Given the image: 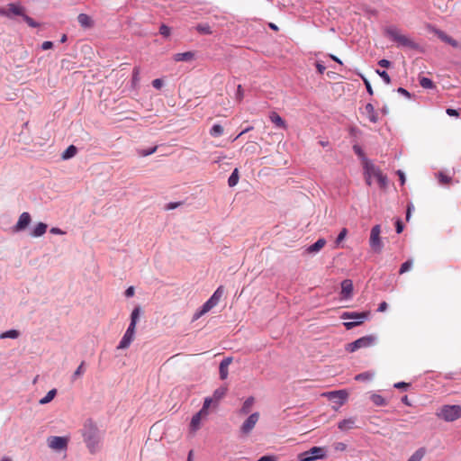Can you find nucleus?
<instances>
[{
  "label": "nucleus",
  "instance_id": "28",
  "mask_svg": "<svg viewBox=\"0 0 461 461\" xmlns=\"http://www.w3.org/2000/svg\"><path fill=\"white\" fill-rule=\"evenodd\" d=\"M371 400L376 406H385L387 404L386 400L380 394L373 393L371 395Z\"/></svg>",
  "mask_w": 461,
  "mask_h": 461
},
{
  "label": "nucleus",
  "instance_id": "6",
  "mask_svg": "<svg viewBox=\"0 0 461 461\" xmlns=\"http://www.w3.org/2000/svg\"><path fill=\"white\" fill-rule=\"evenodd\" d=\"M326 456V450L321 447H312L307 451L302 452L297 456L299 461H315Z\"/></svg>",
  "mask_w": 461,
  "mask_h": 461
},
{
  "label": "nucleus",
  "instance_id": "39",
  "mask_svg": "<svg viewBox=\"0 0 461 461\" xmlns=\"http://www.w3.org/2000/svg\"><path fill=\"white\" fill-rule=\"evenodd\" d=\"M373 377V375L369 372H364L361 374H358L355 376V380L357 381H367L370 380Z\"/></svg>",
  "mask_w": 461,
  "mask_h": 461
},
{
  "label": "nucleus",
  "instance_id": "38",
  "mask_svg": "<svg viewBox=\"0 0 461 461\" xmlns=\"http://www.w3.org/2000/svg\"><path fill=\"white\" fill-rule=\"evenodd\" d=\"M19 336V332L16 330H10L8 331H5L0 335L1 339H16Z\"/></svg>",
  "mask_w": 461,
  "mask_h": 461
},
{
  "label": "nucleus",
  "instance_id": "47",
  "mask_svg": "<svg viewBox=\"0 0 461 461\" xmlns=\"http://www.w3.org/2000/svg\"><path fill=\"white\" fill-rule=\"evenodd\" d=\"M376 72L384 79V81L386 84H390L391 83V78H390V77H389V75H388V73L386 71L377 70Z\"/></svg>",
  "mask_w": 461,
  "mask_h": 461
},
{
  "label": "nucleus",
  "instance_id": "11",
  "mask_svg": "<svg viewBox=\"0 0 461 461\" xmlns=\"http://www.w3.org/2000/svg\"><path fill=\"white\" fill-rule=\"evenodd\" d=\"M259 412H254L250 414L249 418L242 423L240 427V432L244 435H249L255 428L259 420Z\"/></svg>",
  "mask_w": 461,
  "mask_h": 461
},
{
  "label": "nucleus",
  "instance_id": "51",
  "mask_svg": "<svg viewBox=\"0 0 461 461\" xmlns=\"http://www.w3.org/2000/svg\"><path fill=\"white\" fill-rule=\"evenodd\" d=\"M140 68L135 67L132 71V80L133 82H137L139 80Z\"/></svg>",
  "mask_w": 461,
  "mask_h": 461
},
{
  "label": "nucleus",
  "instance_id": "4",
  "mask_svg": "<svg viewBox=\"0 0 461 461\" xmlns=\"http://www.w3.org/2000/svg\"><path fill=\"white\" fill-rule=\"evenodd\" d=\"M438 418L447 421L452 422L461 418V406L460 405H443L437 412Z\"/></svg>",
  "mask_w": 461,
  "mask_h": 461
},
{
  "label": "nucleus",
  "instance_id": "27",
  "mask_svg": "<svg viewBox=\"0 0 461 461\" xmlns=\"http://www.w3.org/2000/svg\"><path fill=\"white\" fill-rule=\"evenodd\" d=\"M56 394H57L56 389H52V390L49 391L48 393L39 401V403L42 404V405L49 403L50 402H51L54 399Z\"/></svg>",
  "mask_w": 461,
  "mask_h": 461
},
{
  "label": "nucleus",
  "instance_id": "14",
  "mask_svg": "<svg viewBox=\"0 0 461 461\" xmlns=\"http://www.w3.org/2000/svg\"><path fill=\"white\" fill-rule=\"evenodd\" d=\"M361 113L373 123H376L378 122V113L372 104H366Z\"/></svg>",
  "mask_w": 461,
  "mask_h": 461
},
{
  "label": "nucleus",
  "instance_id": "43",
  "mask_svg": "<svg viewBox=\"0 0 461 461\" xmlns=\"http://www.w3.org/2000/svg\"><path fill=\"white\" fill-rule=\"evenodd\" d=\"M212 400H213V398H206L204 400L203 405L202 409L200 410V411H202V413L208 415V409H209Z\"/></svg>",
  "mask_w": 461,
  "mask_h": 461
},
{
  "label": "nucleus",
  "instance_id": "44",
  "mask_svg": "<svg viewBox=\"0 0 461 461\" xmlns=\"http://www.w3.org/2000/svg\"><path fill=\"white\" fill-rule=\"evenodd\" d=\"M23 21H24V22H25L29 26H31V27H32V28H36V27H38V25H39V24H38V23H36L32 18H31L30 16L26 15L25 14H24V15L23 16Z\"/></svg>",
  "mask_w": 461,
  "mask_h": 461
},
{
  "label": "nucleus",
  "instance_id": "30",
  "mask_svg": "<svg viewBox=\"0 0 461 461\" xmlns=\"http://www.w3.org/2000/svg\"><path fill=\"white\" fill-rule=\"evenodd\" d=\"M227 387L221 386L216 389L213 393L212 398L215 401H220L221 398H223L227 393Z\"/></svg>",
  "mask_w": 461,
  "mask_h": 461
},
{
  "label": "nucleus",
  "instance_id": "54",
  "mask_svg": "<svg viewBox=\"0 0 461 461\" xmlns=\"http://www.w3.org/2000/svg\"><path fill=\"white\" fill-rule=\"evenodd\" d=\"M378 65L382 68H388L391 66V62L387 59H381L379 60Z\"/></svg>",
  "mask_w": 461,
  "mask_h": 461
},
{
  "label": "nucleus",
  "instance_id": "52",
  "mask_svg": "<svg viewBox=\"0 0 461 461\" xmlns=\"http://www.w3.org/2000/svg\"><path fill=\"white\" fill-rule=\"evenodd\" d=\"M162 85H163V82L161 79L159 78H157V79H154L152 81V86L157 88V89H160L162 87Z\"/></svg>",
  "mask_w": 461,
  "mask_h": 461
},
{
  "label": "nucleus",
  "instance_id": "2",
  "mask_svg": "<svg viewBox=\"0 0 461 461\" xmlns=\"http://www.w3.org/2000/svg\"><path fill=\"white\" fill-rule=\"evenodd\" d=\"M140 307L134 308L133 311L131 312V323L117 347L118 349H125V348H129L131 343L134 339L135 329H136L137 321L140 318Z\"/></svg>",
  "mask_w": 461,
  "mask_h": 461
},
{
  "label": "nucleus",
  "instance_id": "49",
  "mask_svg": "<svg viewBox=\"0 0 461 461\" xmlns=\"http://www.w3.org/2000/svg\"><path fill=\"white\" fill-rule=\"evenodd\" d=\"M157 150V146L149 149H147V150H141L140 151V156H143V157H146V156H149V155H151L153 153H155Z\"/></svg>",
  "mask_w": 461,
  "mask_h": 461
},
{
  "label": "nucleus",
  "instance_id": "26",
  "mask_svg": "<svg viewBox=\"0 0 461 461\" xmlns=\"http://www.w3.org/2000/svg\"><path fill=\"white\" fill-rule=\"evenodd\" d=\"M255 402L254 397L250 396L244 402L243 405L240 411V412L243 415L249 413L253 404Z\"/></svg>",
  "mask_w": 461,
  "mask_h": 461
},
{
  "label": "nucleus",
  "instance_id": "57",
  "mask_svg": "<svg viewBox=\"0 0 461 461\" xmlns=\"http://www.w3.org/2000/svg\"><path fill=\"white\" fill-rule=\"evenodd\" d=\"M316 68L320 74H323L326 69V67L324 65H322L321 63L317 62Z\"/></svg>",
  "mask_w": 461,
  "mask_h": 461
},
{
  "label": "nucleus",
  "instance_id": "32",
  "mask_svg": "<svg viewBox=\"0 0 461 461\" xmlns=\"http://www.w3.org/2000/svg\"><path fill=\"white\" fill-rule=\"evenodd\" d=\"M239 182V172L235 168L228 179V184L230 187L235 186Z\"/></svg>",
  "mask_w": 461,
  "mask_h": 461
},
{
  "label": "nucleus",
  "instance_id": "22",
  "mask_svg": "<svg viewBox=\"0 0 461 461\" xmlns=\"http://www.w3.org/2000/svg\"><path fill=\"white\" fill-rule=\"evenodd\" d=\"M8 12H10V17L14 15H24V8L20 4L12 3L7 5Z\"/></svg>",
  "mask_w": 461,
  "mask_h": 461
},
{
  "label": "nucleus",
  "instance_id": "34",
  "mask_svg": "<svg viewBox=\"0 0 461 461\" xmlns=\"http://www.w3.org/2000/svg\"><path fill=\"white\" fill-rule=\"evenodd\" d=\"M420 85L426 89H431L435 86L431 79L424 77L420 78Z\"/></svg>",
  "mask_w": 461,
  "mask_h": 461
},
{
  "label": "nucleus",
  "instance_id": "25",
  "mask_svg": "<svg viewBox=\"0 0 461 461\" xmlns=\"http://www.w3.org/2000/svg\"><path fill=\"white\" fill-rule=\"evenodd\" d=\"M47 228L48 226L46 223L39 222L32 230L31 235L35 238L41 237L46 232Z\"/></svg>",
  "mask_w": 461,
  "mask_h": 461
},
{
  "label": "nucleus",
  "instance_id": "20",
  "mask_svg": "<svg viewBox=\"0 0 461 461\" xmlns=\"http://www.w3.org/2000/svg\"><path fill=\"white\" fill-rule=\"evenodd\" d=\"M207 415L204 413H202V411H198L196 414H194L190 422V429L193 431L197 430L200 428V423L203 418L206 417Z\"/></svg>",
  "mask_w": 461,
  "mask_h": 461
},
{
  "label": "nucleus",
  "instance_id": "3",
  "mask_svg": "<svg viewBox=\"0 0 461 461\" xmlns=\"http://www.w3.org/2000/svg\"><path fill=\"white\" fill-rule=\"evenodd\" d=\"M83 437L90 452L95 453L100 442L97 428L92 424L85 425Z\"/></svg>",
  "mask_w": 461,
  "mask_h": 461
},
{
  "label": "nucleus",
  "instance_id": "62",
  "mask_svg": "<svg viewBox=\"0 0 461 461\" xmlns=\"http://www.w3.org/2000/svg\"><path fill=\"white\" fill-rule=\"evenodd\" d=\"M258 461H276V458L272 456H263Z\"/></svg>",
  "mask_w": 461,
  "mask_h": 461
},
{
  "label": "nucleus",
  "instance_id": "18",
  "mask_svg": "<svg viewBox=\"0 0 461 461\" xmlns=\"http://www.w3.org/2000/svg\"><path fill=\"white\" fill-rule=\"evenodd\" d=\"M353 292V284L349 279H345L341 283V294L345 298H349Z\"/></svg>",
  "mask_w": 461,
  "mask_h": 461
},
{
  "label": "nucleus",
  "instance_id": "41",
  "mask_svg": "<svg viewBox=\"0 0 461 461\" xmlns=\"http://www.w3.org/2000/svg\"><path fill=\"white\" fill-rule=\"evenodd\" d=\"M84 366H85V362L82 361L81 364L79 365V366L77 368V370L74 372V374L72 375L73 380H76L77 377L81 376L84 374V372H85Z\"/></svg>",
  "mask_w": 461,
  "mask_h": 461
},
{
  "label": "nucleus",
  "instance_id": "40",
  "mask_svg": "<svg viewBox=\"0 0 461 461\" xmlns=\"http://www.w3.org/2000/svg\"><path fill=\"white\" fill-rule=\"evenodd\" d=\"M438 179L439 183L442 184V185H448L451 182V177L447 176V175H445L442 172H439L438 174Z\"/></svg>",
  "mask_w": 461,
  "mask_h": 461
},
{
  "label": "nucleus",
  "instance_id": "58",
  "mask_svg": "<svg viewBox=\"0 0 461 461\" xmlns=\"http://www.w3.org/2000/svg\"><path fill=\"white\" fill-rule=\"evenodd\" d=\"M125 295L127 297H131L134 295V287L133 286H130L129 288L126 289L125 291Z\"/></svg>",
  "mask_w": 461,
  "mask_h": 461
},
{
  "label": "nucleus",
  "instance_id": "7",
  "mask_svg": "<svg viewBox=\"0 0 461 461\" xmlns=\"http://www.w3.org/2000/svg\"><path fill=\"white\" fill-rule=\"evenodd\" d=\"M375 340H376V338L374 335L364 336L351 343H348L346 346V349L348 352H355L357 349L364 348H369V347L373 346L375 343Z\"/></svg>",
  "mask_w": 461,
  "mask_h": 461
},
{
  "label": "nucleus",
  "instance_id": "9",
  "mask_svg": "<svg viewBox=\"0 0 461 461\" xmlns=\"http://www.w3.org/2000/svg\"><path fill=\"white\" fill-rule=\"evenodd\" d=\"M381 227L380 225H375L371 229L369 243L373 250L380 253L383 249V242L380 238Z\"/></svg>",
  "mask_w": 461,
  "mask_h": 461
},
{
  "label": "nucleus",
  "instance_id": "21",
  "mask_svg": "<svg viewBox=\"0 0 461 461\" xmlns=\"http://www.w3.org/2000/svg\"><path fill=\"white\" fill-rule=\"evenodd\" d=\"M77 21L83 28H91L94 26L93 19L86 14H78Z\"/></svg>",
  "mask_w": 461,
  "mask_h": 461
},
{
  "label": "nucleus",
  "instance_id": "53",
  "mask_svg": "<svg viewBox=\"0 0 461 461\" xmlns=\"http://www.w3.org/2000/svg\"><path fill=\"white\" fill-rule=\"evenodd\" d=\"M409 386H410V384L405 382H399V383L394 384V387L398 388V389H406Z\"/></svg>",
  "mask_w": 461,
  "mask_h": 461
},
{
  "label": "nucleus",
  "instance_id": "45",
  "mask_svg": "<svg viewBox=\"0 0 461 461\" xmlns=\"http://www.w3.org/2000/svg\"><path fill=\"white\" fill-rule=\"evenodd\" d=\"M347 234H348V230L346 228H343L337 237V240H336L337 246H339L340 244V242L346 238Z\"/></svg>",
  "mask_w": 461,
  "mask_h": 461
},
{
  "label": "nucleus",
  "instance_id": "12",
  "mask_svg": "<svg viewBox=\"0 0 461 461\" xmlns=\"http://www.w3.org/2000/svg\"><path fill=\"white\" fill-rule=\"evenodd\" d=\"M329 400L337 401L339 405H343L348 397V393L346 390H338L328 392L323 394Z\"/></svg>",
  "mask_w": 461,
  "mask_h": 461
},
{
  "label": "nucleus",
  "instance_id": "5",
  "mask_svg": "<svg viewBox=\"0 0 461 461\" xmlns=\"http://www.w3.org/2000/svg\"><path fill=\"white\" fill-rule=\"evenodd\" d=\"M385 34L392 41L396 42L400 46L415 49L417 45L408 36L402 34L400 30L395 27H389L385 30Z\"/></svg>",
  "mask_w": 461,
  "mask_h": 461
},
{
  "label": "nucleus",
  "instance_id": "13",
  "mask_svg": "<svg viewBox=\"0 0 461 461\" xmlns=\"http://www.w3.org/2000/svg\"><path fill=\"white\" fill-rule=\"evenodd\" d=\"M429 31L433 32L435 35H437L442 41L451 45L452 47H458V42L450 36H448L447 33H445L443 31L432 26H429Z\"/></svg>",
  "mask_w": 461,
  "mask_h": 461
},
{
  "label": "nucleus",
  "instance_id": "31",
  "mask_svg": "<svg viewBox=\"0 0 461 461\" xmlns=\"http://www.w3.org/2000/svg\"><path fill=\"white\" fill-rule=\"evenodd\" d=\"M424 455H425V450L423 448H420L411 456V457L408 459V461H421Z\"/></svg>",
  "mask_w": 461,
  "mask_h": 461
},
{
  "label": "nucleus",
  "instance_id": "36",
  "mask_svg": "<svg viewBox=\"0 0 461 461\" xmlns=\"http://www.w3.org/2000/svg\"><path fill=\"white\" fill-rule=\"evenodd\" d=\"M412 265H413L412 259H409V260L405 261L404 263L402 264L400 270H399V274L402 275V274L408 272L409 270L411 269Z\"/></svg>",
  "mask_w": 461,
  "mask_h": 461
},
{
  "label": "nucleus",
  "instance_id": "35",
  "mask_svg": "<svg viewBox=\"0 0 461 461\" xmlns=\"http://www.w3.org/2000/svg\"><path fill=\"white\" fill-rule=\"evenodd\" d=\"M223 133V127L220 124H214L210 130V134L212 137H219Z\"/></svg>",
  "mask_w": 461,
  "mask_h": 461
},
{
  "label": "nucleus",
  "instance_id": "19",
  "mask_svg": "<svg viewBox=\"0 0 461 461\" xmlns=\"http://www.w3.org/2000/svg\"><path fill=\"white\" fill-rule=\"evenodd\" d=\"M356 419L348 418L339 422L338 428L342 431H348L355 428Z\"/></svg>",
  "mask_w": 461,
  "mask_h": 461
},
{
  "label": "nucleus",
  "instance_id": "10",
  "mask_svg": "<svg viewBox=\"0 0 461 461\" xmlns=\"http://www.w3.org/2000/svg\"><path fill=\"white\" fill-rule=\"evenodd\" d=\"M49 447L54 450H64L68 447V438L66 437L52 436L48 438Z\"/></svg>",
  "mask_w": 461,
  "mask_h": 461
},
{
  "label": "nucleus",
  "instance_id": "61",
  "mask_svg": "<svg viewBox=\"0 0 461 461\" xmlns=\"http://www.w3.org/2000/svg\"><path fill=\"white\" fill-rule=\"evenodd\" d=\"M347 447L346 444L342 443V442H339L336 444L335 446V449L336 450H340V451H343L345 450Z\"/></svg>",
  "mask_w": 461,
  "mask_h": 461
},
{
  "label": "nucleus",
  "instance_id": "37",
  "mask_svg": "<svg viewBox=\"0 0 461 461\" xmlns=\"http://www.w3.org/2000/svg\"><path fill=\"white\" fill-rule=\"evenodd\" d=\"M198 32L202 34H212L211 27L207 23H200L196 26Z\"/></svg>",
  "mask_w": 461,
  "mask_h": 461
},
{
  "label": "nucleus",
  "instance_id": "8",
  "mask_svg": "<svg viewBox=\"0 0 461 461\" xmlns=\"http://www.w3.org/2000/svg\"><path fill=\"white\" fill-rule=\"evenodd\" d=\"M368 315H369L368 312H344L341 315V318L344 319V320H348V319H353L354 320V321H348V322H345L344 323V326L346 327L347 330H351L354 327L363 323L364 321L366 319H367Z\"/></svg>",
  "mask_w": 461,
  "mask_h": 461
},
{
  "label": "nucleus",
  "instance_id": "24",
  "mask_svg": "<svg viewBox=\"0 0 461 461\" xmlns=\"http://www.w3.org/2000/svg\"><path fill=\"white\" fill-rule=\"evenodd\" d=\"M326 245V240L323 238L319 239L315 243L309 246L306 251L309 254L319 252Z\"/></svg>",
  "mask_w": 461,
  "mask_h": 461
},
{
  "label": "nucleus",
  "instance_id": "48",
  "mask_svg": "<svg viewBox=\"0 0 461 461\" xmlns=\"http://www.w3.org/2000/svg\"><path fill=\"white\" fill-rule=\"evenodd\" d=\"M243 97H244L243 88H242V86L240 85H239L238 87H237V92H236V99L239 102H241Z\"/></svg>",
  "mask_w": 461,
  "mask_h": 461
},
{
  "label": "nucleus",
  "instance_id": "56",
  "mask_svg": "<svg viewBox=\"0 0 461 461\" xmlns=\"http://www.w3.org/2000/svg\"><path fill=\"white\" fill-rule=\"evenodd\" d=\"M446 113L449 115V116H456L457 117L459 115L457 110L456 109H452V108H447Z\"/></svg>",
  "mask_w": 461,
  "mask_h": 461
},
{
  "label": "nucleus",
  "instance_id": "64",
  "mask_svg": "<svg viewBox=\"0 0 461 461\" xmlns=\"http://www.w3.org/2000/svg\"><path fill=\"white\" fill-rule=\"evenodd\" d=\"M0 15L10 17V12H8V8L5 9L4 7H0Z\"/></svg>",
  "mask_w": 461,
  "mask_h": 461
},
{
  "label": "nucleus",
  "instance_id": "23",
  "mask_svg": "<svg viewBox=\"0 0 461 461\" xmlns=\"http://www.w3.org/2000/svg\"><path fill=\"white\" fill-rule=\"evenodd\" d=\"M195 53L193 51H186L182 53H176L174 55V60L179 61H191L194 59Z\"/></svg>",
  "mask_w": 461,
  "mask_h": 461
},
{
  "label": "nucleus",
  "instance_id": "59",
  "mask_svg": "<svg viewBox=\"0 0 461 461\" xmlns=\"http://www.w3.org/2000/svg\"><path fill=\"white\" fill-rule=\"evenodd\" d=\"M364 82H365V85H366V90L367 92L370 94V95H373L374 92H373V88L369 83V81L366 78H364Z\"/></svg>",
  "mask_w": 461,
  "mask_h": 461
},
{
  "label": "nucleus",
  "instance_id": "42",
  "mask_svg": "<svg viewBox=\"0 0 461 461\" xmlns=\"http://www.w3.org/2000/svg\"><path fill=\"white\" fill-rule=\"evenodd\" d=\"M217 304L215 303V302H213L211 298L206 301L203 305L202 306V308L203 309V312H205L206 313L208 312H210L214 306H216Z\"/></svg>",
  "mask_w": 461,
  "mask_h": 461
},
{
  "label": "nucleus",
  "instance_id": "1",
  "mask_svg": "<svg viewBox=\"0 0 461 461\" xmlns=\"http://www.w3.org/2000/svg\"><path fill=\"white\" fill-rule=\"evenodd\" d=\"M364 175L366 183L371 185L372 179L377 180L381 187H384L387 185V178L383 175L379 167L375 166L370 160L365 158L363 160Z\"/></svg>",
  "mask_w": 461,
  "mask_h": 461
},
{
  "label": "nucleus",
  "instance_id": "17",
  "mask_svg": "<svg viewBox=\"0 0 461 461\" xmlns=\"http://www.w3.org/2000/svg\"><path fill=\"white\" fill-rule=\"evenodd\" d=\"M269 119L277 128L283 130L287 129L285 121L276 112H271L269 113Z\"/></svg>",
  "mask_w": 461,
  "mask_h": 461
},
{
  "label": "nucleus",
  "instance_id": "50",
  "mask_svg": "<svg viewBox=\"0 0 461 461\" xmlns=\"http://www.w3.org/2000/svg\"><path fill=\"white\" fill-rule=\"evenodd\" d=\"M206 312H203V309L201 308L200 310H198L193 316V321H197L198 319H200L203 315H204Z\"/></svg>",
  "mask_w": 461,
  "mask_h": 461
},
{
  "label": "nucleus",
  "instance_id": "60",
  "mask_svg": "<svg viewBox=\"0 0 461 461\" xmlns=\"http://www.w3.org/2000/svg\"><path fill=\"white\" fill-rule=\"evenodd\" d=\"M387 306L388 305H387L386 302H382L379 304L377 311L380 312H383L386 311Z\"/></svg>",
  "mask_w": 461,
  "mask_h": 461
},
{
  "label": "nucleus",
  "instance_id": "55",
  "mask_svg": "<svg viewBox=\"0 0 461 461\" xmlns=\"http://www.w3.org/2000/svg\"><path fill=\"white\" fill-rule=\"evenodd\" d=\"M53 47V43L51 41H44L41 45V48L43 50H50Z\"/></svg>",
  "mask_w": 461,
  "mask_h": 461
},
{
  "label": "nucleus",
  "instance_id": "16",
  "mask_svg": "<svg viewBox=\"0 0 461 461\" xmlns=\"http://www.w3.org/2000/svg\"><path fill=\"white\" fill-rule=\"evenodd\" d=\"M232 363V357L224 358L219 366L220 377L221 380H225L229 375V366Z\"/></svg>",
  "mask_w": 461,
  "mask_h": 461
},
{
  "label": "nucleus",
  "instance_id": "63",
  "mask_svg": "<svg viewBox=\"0 0 461 461\" xmlns=\"http://www.w3.org/2000/svg\"><path fill=\"white\" fill-rule=\"evenodd\" d=\"M403 230V225L400 220L396 221V232L401 233Z\"/></svg>",
  "mask_w": 461,
  "mask_h": 461
},
{
  "label": "nucleus",
  "instance_id": "29",
  "mask_svg": "<svg viewBox=\"0 0 461 461\" xmlns=\"http://www.w3.org/2000/svg\"><path fill=\"white\" fill-rule=\"evenodd\" d=\"M77 148L74 145H70L63 153H62V158L63 159H68L73 158L77 154Z\"/></svg>",
  "mask_w": 461,
  "mask_h": 461
},
{
  "label": "nucleus",
  "instance_id": "33",
  "mask_svg": "<svg viewBox=\"0 0 461 461\" xmlns=\"http://www.w3.org/2000/svg\"><path fill=\"white\" fill-rule=\"evenodd\" d=\"M224 293L223 286H219L217 290L213 293V294L211 296V299L215 302L216 304L220 302L221 298L222 297Z\"/></svg>",
  "mask_w": 461,
  "mask_h": 461
},
{
  "label": "nucleus",
  "instance_id": "15",
  "mask_svg": "<svg viewBox=\"0 0 461 461\" xmlns=\"http://www.w3.org/2000/svg\"><path fill=\"white\" fill-rule=\"evenodd\" d=\"M31 221H32V218H31L30 213L26 212H23L20 215L18 221L14 226V230L22 231V230H25L28 227V225L30 224Z\"/></svg>",
  "mask_w": 461,
  "mask_h": 461
},
{
  "label": "nucleus",
  "instance_id": "46",
  "mask_svg": "<svg viewBox=\"0 0 461 461\" xmlns=\"http://www.w3.org/2000/svg\"><path fill=\"white\" fill-rule=\"evenodd\" d=\"M159 33L165 37H168L170 35V28L165 24H162L159 28Z\"/></svg>",
  "mask_w": 461,
  "mask_h": 461
}]
</instances>
